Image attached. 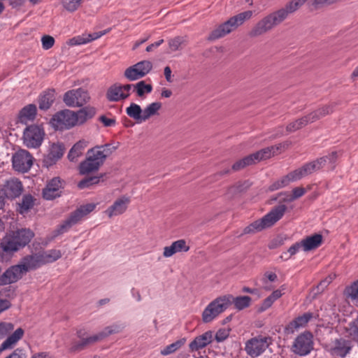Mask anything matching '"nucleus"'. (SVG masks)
Returning <instances> with one entry per match:
<instances>
[{
  "label": "nucleus",
  "instance_id": "obj_10",
  "mask_svg": "<svg viewBox=\"0 0 358 358\" xmlns=\"http://www.w3.org/2000/svg\"><path fill=\"white\" fill-rule=\"evenodd\" d=\"M271 339L268 336H258L245 343V350L251 357L260 356L269 346Z\"/></svg>",
  "mask_w": 358,
  "mask_h": 358
},
{
  "label": "nucleus",
  "instance_id": "obj_3",
  "mask_svg": "<svg viewBox=\"0 0 358 358\" xmlns=\"http://www.w3.org/2000/svg\"><path fill=\"white\" fill-rule=\"evenodd\" d=\"M124 328L122 324H113L105 327L100 332L85 337V333L82 330L78 331V336L80 339L79 341L74 342L71 348L73 351H79L84 349L86 346L94 343L101 341L110 335L120 333Z\"/></svg>",
  "mask_w": 358,
  "mask_h": 358
},
{
  "label": "nucleus",
  "instance_id": "obj_38",
  "mask_svg": "<svg viewBox=\"0 0 358 358\" xmlns=\"http://www.w3.org/2000/svg\"><path fill=\"white\" fill-rule=\"evenodd\" d=\"M187 339L185 338H182L173 343L166 345L163 349L161 350V355L164 356H167L171 355L178 350H180L186 343Z\"/></svg>",
  "mask_w": 358,
  "mask_h": 358
},
{
  "label": "nucleus",
  "instance_id": "obj_13",
  "mask_svg": "<svg viewBox=\"0 0 358 358\" xmlns=\"http://www.w3.org/2000/svg\"><path fill=\"white\" fill-rule=\"evenodd\" d=\"M12 165L15 171L28 172L33 165V157L25 150H19L12 157Z\"/></svg>",
  "mask_w": 358,
  "mask_h": 358
},
{
  "label": "nucleus",
  "instance_id": "obj_36",
  "mask_svg": "<svg viewBox=\"0 0 358 358\" xmlns=\"http://www.w3.org/2000/svg\"><path fill=\"white\" fill-rule=\"evenodd\" d=\"M38 253L40 255L43 265L55 262L62 257L61 251L57 249L43 251Z\"/></svg>",
  "mask_w": 358,
  "mask_h": 358
},
{
  "label": "nucleus",
  "instance_id": "obj_17",
  "mask_svg": "<svg viewBox=\"0 0 358 358\" xmlns=\"http://www.w3.org/2000/svg\"><path fill=\"white\" fill-rule=\"evenodd\" d=\"M132 85L114 84L107 90L106 98L109 101L117 102L124 100L130 95Z\"/></svg>",
  "mask_w": 358,
  "mask_h": 358
},
{
  "label": "nucleus",
  "instance_id": "obj_41",
  "mask_svg": "<svg viewBox=\"0 0 358 358\" xmlns=\"http://www.w3.org/2000/svg\"><path fill=\"white\" fill-rule=\"evenodd\" d=\"M34 205V199L30 194H26L22 197L21 203H19L18 211L20 214L27 213Z\"/></svg>",
  "mask_w": 358,
  "mask_h": 358
},
{
  "label": "nucleus",
  "instance_id": "obj_34",
  "mask_svg": "<svg viewBox=\"0 0 358 358\" xmlns=\"http://www.w3.org/2000/svg\"><path fill=\"white\" fill-rule=\"evenodd\" d=\"M322 242V236L320 234H315L303 239L301 243L304 251H310L318 248Z\"/></svg>",
  "mask_w": 358,
  "mask_h": 358
},
{
  "label": "nucleus",
  "instance_id": "obj_46",
  "mask_svg": "<svg viewBox=\"0 0 358 358\" xmlns=\"http://www.w3.org/2000/svg\"><path fill=\"white\" fill-rule=\"evenodd\" d=\"M83 1V0H62L61 3L66 10L73 13L78 9Z\"/></svg>",
  "mask_w": 358,
  "mask_h": 358
},
{
  "label": "nucleus",
  "instance_id": "obj_63",
  "mask_svg": "<svg viewBox=\"0 0 358 358\" xmlns=\"http://www.w3.org/2000/svg\"><path fill=\"white\" fill-rule=\"evenodd\" d=\"M6 358H24L21 349H15L9 356Z\"/></svg>",
  "mask_w": 358,
  "mask_h": 358
},
{
  "label": "nucleus",
  "instance_id": "obj_5",
  "mask_svg": "<svg viewBox=\"0 0 358 358\" xmlns=\"http://www.w3.org/2000/svg\"><path fill=\"white\" fill-rule=\"evenodd\" d=\"M285 20L280 10H276L260 19L248 33L251 38H257L272 31Z\"/></svg>",
  "mask_w": 358,
  "mask_h": 358
},
{
  "label": "nucleus",
  "instance_id": "obj_15",
  "mask_svg": "<svg viewBox=\"0 0 358 358\" xmlns=\"http://www.w3.org/2000/svg\"><path fill=\"white\" fill-rule=\"evenodd\" d=\"M325 349L334 357H345L351 350L349 341L344 338H336L325 345Z\"/></svg>",
  "mask_w": 358,
  "mask_h": 358
},
{
  "label": "nucleus",
  "instance_id": "obj_1",
  "mask_svg": "<svg viewBox=\"0 0 358 358\" xmlns=\"http://www.w3.org/2000/svg\"><path fill=\"white\" fill-rule=\"evenodd\" d=\"M43 265L39 253L24 257L19 264L8 268L0 276V285L14 283L24 274L31 270H35Z\"/></svg>",
  "mask_w": 358,
  "mask_h": 358
},
{
  "label": "nucleus",
  "instance_id": "obj_45",
  "mask_svg": "<svg viewBox=\"0 0 358 358\" xmlns=\"http://www.w3.org/2000/svg\"><path fill=\"white\" fill-rule=\"evenodd\" d=\"M136 90L138 96H143L145 94H149L152 90V86L150 84H145L144 81H140L136 85H132Z\"/></svg>",
  "mask_w": 358,
  "mask_h": 358
},
{
  "label": "nucleus",
  "instance_id": "obj_52",
  "mask_svg": "<svg viewBox=\"0 0 358 358\" xmlns=\"http://www.w3.org/2000/svg\"><path fill=\"white\" fill-rule=\"evenodd\" d=\"M171 246L176 253L180 252H187L189 250V247L186 244V241L183 239H180L173 242Z\"/></svg>",
  "mask_w": 358,
  "mask_h": 358
},
{
  "label": "nucleus",
  "instance_id": "obj_7",
  "mask_svg": "<svg viewBox=\"0 0 358 358\" xmlns=\"http://www.w3.org/2000/svg\"><path fill=\"white\" fill-rule=\"evenodd\" d=\"M252 14L253 13L252 10H247L231 17L227 21L220 24L217 29L213 30L209 36V39H217L229 34L243 24L245 21L250 20L252 17Z\"/></svg>",
  "mask_w": 358,
  "mask_h": 358
},
{
  "label": "nucleus",
  "instance_id": "obj_58",
  "mask_svg": "<svg viewBox=\"0 0 358 358\" xmlns=\"http://www.w3.org/2000/svg\"><path fill=\"white\" fill-rule=\"evenodd\" d=\"M306 189L303 187H298L296 188H294L292 190V194L289 199H288V201H294L302 196H303L306 193Z\"/></svg>",
  "mask_w": 358,
  "mask_h": 358
},
{
  "label": "nucleus",
  "instance_id": "obj_53",
  "mask_svg": "<svg viewBox=\"0 0 358 358\" xmlns=\"http://www.w3.org/2000/svg\"><path fill=\"white\" fill-rule=\"evenodd\" d=\"M171 246L176 253L180 252H187L189 250V247L186 244V241L183 239H180L173 242Z\"/></svg>",
  "mask_w": 358,
  "mask_h": 358
},
{
  "label": "nucleus",
  "instance_id": "obj_64",
  "mask_svg": "<svg viewBox=\"0 0 358 358\" xmlns=\"http://www.w3.org/2000/svg\"><path fill=\"white\" fill-rule=\"evenodd\" d=\"M175 254H176V252L171 245L166 246L164 248L163 256L164 257H166V258L171 257Z\"/></svg>",
  "mask_w": 358,
  "mask_h": 358
},
{
  "label": "nucleus",
  "instance_id": "obj_4",
  "mask_svg": "<svg viewBox=\"0 0 358 358\" xmlns=\"http://www.w3.org/2000/svg\"><path fill=\"white\" fill-rule=\"evenodd\" d=\"M287 207L284 204L275 206L261 220H256L248 227H245L240 236L248 234H255L273 226L282 217Z\"/></svg>",
  "mask_w": 358,
  "mask_h": 358
},
{
  "label": "nucleus",
  "instance_id": "obj_30",
  "mask_svg": "<svg viewBox=\"0 0 358 358\" xmlns=\"http://www.w3.org/2000/svg\"><path fill=\"white\" fill-rule=\"evenodd\" d=\"M0 247L3 251L8 253L16 252L21 248L12 233L7 234L2 239Z\"/></svg>",
  "mask_w": 358,
  "mask_h": 358
},
{
  "label": "nucleus",
  "instance_id": "obj_22",
  "mask_svg": "<svg viewBox=\"0 0 358 358\" xmlns=\"http://www.w3.org/2000/svg\"><path fill=\"white\" fill-rule=\"evenodd\" d=\"M61 180L58 178L52 179L43 191V196L46 200H52L60 196Z\"/></svg>",
  "mask_w": 358,
  "mask_h": 358
},
{
  "label": "nucleus",
  "instance_id": "obj_26",
  "mask_svg": "<svg viewBox=\"0 0 358 358\" xmlns=\"http://www.w3.org/2000/svg\"><path fill=\"white\" fill-rule=\"evenodd\" d=\"M297 171H294L290 172L287 176L282 177L280 180L274 182L269 187L270 191H275L278 189L282 188L288 185L290 182L301 180L299 176L296 175Z\"/></svg>",
  "mask_w": 358,
  "mask_h": 358
},
{
  "label": "nucleus",
  "instance_id": "obj_61",
  "mask_svg": "<svg viewBox=\"0 0 358 358\" xmlns=\"http://www.w3.org/2000/svg\"><path fill=\"white\" fill-rule=\"evenodd\" d=\"M302 248V245H301V243H296L294 244H293L289 249H288V252H289V256L286 257H285V259L287 260L289 259L292 256L294 255L295 254H296L300 248Z\"/></svg>",
  "mask_w": 358,
  "mask_h": 358
},
{
  "label": "nucleus",
  "instance_id": "obj_56",
  "mask_svg": "<svg viewBox=\"0 0 358 358\" xmlns=\"http://www.w3.org/2000/svg\"><path fill=\"white\" fill-rule=\"evenodd\" d=\"M89 43L88 38H87L86 34H83L81 36H78L71 38L69 41V45H80Z\"/></svg>",
  "mask_w": 358,
  "mask_h": 358
},
{
  "label": "nucleus",
  "instance_id": "obj_44",
  "mask_svg": "<svg viewBox=\"0 0 358 358\" xmlns=\"http://www.w3.org/2000/svg\"><path fill=\"white\" fill-rule=\"evenodd\" d=\"M101 148L102 147L94 146L88 150L87 152L91 157L95 159L96 162H99L101 165H102L106 159V155L103 153V151H101Z\"/></svg>",
  "mask_w": 358,
  "mask_h": 358
},
{
  "label": "nucleus",
  "instance_id": "obj_31",
  "mask_svg": "<svg viewBox=\"0 0 358 358\" xmlns=\"http://www.w3.org/2000/svg\"><path fill=\"white\" fill-rule=\"evenodd\" d=\"M308 0H291L279 10L286 20L290 14L298 10Z\"/></svg>",
  "mask_w": 358,
  "mask_h": 358
},
{
  "label": "nucleus",
  "instance_id": "obj_33",
  "mask_svg": "<svg viewBox=\"0 0 358 358\" xmlns=\"http://www.w3.org/2000/svg\"><path fill=\"white\" fill-rule=\"evenodd\" d=\"M336 106L335 103H332L329 105L324 106L322 108H318L314 112L310 113L308 117L310 122H313L320 118L331 113L334 110Z\"/></svg>",
  "mask_w": 358,
  "mask_h": 358
},
{
  "label": "nucleus",
  "instance_id": "obj_43",
  "mask_svg": "<svg viewBox=\"0 0 358 358\" xmlns=\"http://www.w3.org/2000/svg\"><path fill=\"white\" fill-rule=\"evenodd\" d=\"M161 108L162 103L160 102H153L148 105L143 109L144 122L148 120L150 117L156 115Z\"/></svg>",
  "mask_w": 358,
  "mask_h": 358
},
{
  "label": "nucleus",
  "instance_id": "obj_40",
  "mask_svg": "<svg viewBox=\"0 0 358 358\" xmlns=\"http://www.w3.org/2000/svg\"><path fill=\"white\" fill-rule=\"evenodd\" d=\"M226 296L231 297V303H233L235 308L239 310L249 307L251 303V298L248 296L234 297L231 295H227Z\"/></svg>",
  "mask_w": 358,
  "mask_h": 358
},
{
  "label": "nucleus",
  "instance_id": "obj_14",
  "mask_svg": "<svg viewBox=\"0 0 358 358\" xmlns=\"http://www.w3.org/2000/svg\"><path fill=\"white\" fill-rule=\"evenodd\" d=\"M313 348V335L310 332H304L299 335L292 345L293 352L300 356L308 355Z\"/></svg>",
  "mask_w": 358,
  "mask_h": 358
},
{
  "label": "nucleus",
  "instance_id": "obj_50",
  "mask_svg": "<svg viewBox=\"0 0 358 358\" xmlns=\"http://www.w3.org/2000/svg\"><path fill=\"white\" fill-rule=\"evenodd\" d=\"M341 0H311L310 6L314 9H318L324 6H328L336 3Z\"/></svg>",
  "mask_w": 358,
  "mask_h": 358
},
{
  "label": "nucleus",
  "instance_id": "obj_28",
  "mask_svg": "<svg viewBox=\"0 0 358 358\" xmlns=\"http://www.w3.org/2000/svg\"><path fill=\"white\" fill-rule=\"evenodd\" d=\"M341 333L346 338L358 342V317L344 326Z\"/></svg>",
  "mask_w": 358,
  "mask_h": 358
},
{
  "label": "nucleus",
  "instance_id": "obj_25",
  "mask_svg": "<svg viewBox=\"0 0 358 358\" xmlns=\"http://www.w3.org/2000/svg\"><path fill=\"white\" fill-rule=\"evenodd\" d=\"M23 335L24 330L22 328L17 329L1 343L0 345V354L4 350L13 349L22 338Z\"/></svg>",
  "mask_w": 358,
  "mask_h": 358
},
{
  "label": "nucleus",
  "instance_id": "obj_18",
  "mask_svg": "<svg viewBox=\"0 0 358 358\" xmlns=\"http://www.w3.org/2000/svg\"><path fill=\"white\" fill-rule=\"evenodd\" d=\"M130 203V199L127 196H122L116 199L113 205L108 207L106 210L105 213L111 218L115 216H118L123 214L127 209L129 204Z\"/></svg>",
  "mask_w": 358,
  "mask_h": 358
},
{
  "label": "nucleus",
  "instance_id": "obj_48",
  "mask_svg": "<svg viewBox=\"0 0 358 358\" xmlns=\"http://www.w3.org/2000/svg\"><path fill=\"white\" fill-rule=\"evenodd\" d=\"M185 43V39L181 36H176L168 41L169 52H173L179 50L182 48V44Z\"/></svg>",
  "mask_w": 358,
  "mask_h": 358
},
{
  "label": "nucleus",
  "instance_id": "obj_60",
  "mask_svg": "<svg viewBox=\"0 0 358 358\" xmlns=\"http://www.w3.org/2000/svg\"><path fill=\"white\" fill-rule=\"evenodd\" d=\"M229 332L228 330L222 329H219L215 334V340L217 342H222L228 338Z\"/></svg>",
  "mask_w": 358,
  "mask_h": 358
},
{
  "label": "nucleus",
  "instance_id": "obj_2",
  "mask_svg": "<svg viewBox=\"0 0 358 358\" xmlns=\"http://www.w3.org/2000/svg\"><path fill=\"white\" fill-rule=\"evenodd\" d=\"M94 115L93 108H84L78 112L66 109L55 114L51 119V124L56 129H69L85 123Z\"/></svg>",
  "mask_w": 358,
  "mask_h": 358
},
{
  "label": "nucleus",
  "instance_id": "obj_54",
  "mask_svg": "<svg viewBox=\"0 0 358 358\" xmlns=\"http://www.w3.org/2000/svg\"><path fill=\"white\" fill-rule=\"evenodd\" d=\"M99 182V177L94 176L85 178L80 181L78 186L80 189H84L90 187L92 185L96 184Z\"/></svg>",
  "mask_w": 358,
  "mask_h": 358
},
{
  "label": "nucleus",
  "instance_id": "obj_23",
  "mask_svg": "<svg viewBox=\"0 0 358 358\" xmlns=\"http://www.w3.org/2000/svg\"><path fill=\"white\" fill-rule=\"evenodd\" d=\"M101 166L99 162L87 153L86 159L79 165V171L81 175H87L98 171Z\"/></svg>",
  "mask_w": 358,
  "mask_h": 358
},
{
  "label": "nucleus",
  "instance_id": "obj_29",
  "mask_svg": "<svg viewBox=\"0 0 358 358\" xmlns=\"http://www.w3.org/2000/svg\"><path fill=\"white\" fill-rule=\"evenodd\" d=\"M12 234L20 248L27 245L34 236V233L27 229H19L16 231H13Z\"/></svg>",
  "mask_w": 358,
  "mask_h": 358
},
{
  "label": "nucleus",
  "instance_id": "obj_27",
  "mask_svg": "<svg viewBox=\"0 0 358 358\" xmlns=\"http://www.w3.org/2000/svg\"><path fill=\"white\" fill-rule=\"evenodd\" d=\"M55 99V91L48 89L42 92L38 97V105L41 110H48L52 105Z\"/></svg>",
  "mask_w": 358,
  "mask_h": 358
},
{
  "label": "nucleus",
  "instance_id": "obj_20",
  "mask_svg": "<svg viewBox=\"0 0 358 358\" xmlns=\"http://www.w3.org/2000/svg\"><path fill=\"white\" fill-rule=\"evenodd\" d=\"M1 190L8 199H15L20 196L23 190V187L19 180L12 178L6 182Z\"/></svg>",
  "mask_w": 358,
  "mask_h": 358
},
{
  "label": "nucleus",
  "instance_id": "obj_9",
  "mask_svg": "<svg viewBox=\"0 0 358 358\" xmlns=\"http://www.w3.org/2000/svg\"><path fill=\"white\" fill-rule=\"evenodd\" d=\"M96 206V204L93 203L80 206L63 223L58 226L54 231V236H57L67 232L73 225L81 220L83 217L92 212Z\"/></svg>",
  "mask_w": 358,
  "mask_h": 358
},
{
  "label": "nucleus",
  "instance_id": "obj_19",
  "mask_svg": "<svg viewBox=\"0 0 358 358\" xmlns=\"http://www.w3.org/2000/svg\"><path fill=\"white\" fill-rule=\"evenodd\" d=\"M288 147L287 143H280L278 145H273L271 147L265 148L261 150L253 153L251 155L254 164L261 160H264L274 156L282 148Z\"/></svg>",
  "mask_w": 358,
  "mask_h": 358
},
{
  "label": "nucleus",
  "instance_id": "obj_47",
  "mask_svg": "<svg viewBox=\"0 0 358 358\" xmlns=\"http://www.w3.org/2000/svg\"><path fill=\"white\" fill-rule=\"evenodd\" d=\"M310 122L307 115L288 124L287 127V130L289 132H292L301 129V127L306 126L307 124Z\"/></svg>",
  "mask_w": 358,
  "mask_h": 358
},
{
  "label": "nucleus",
  "instance_id": "obj_32",
  "mask_svg": "<svg viewBox=\"0 0 358 358\" xmlns=\"http://www.w3.org/2000/svg\"><path fill=\"white\" fill-rule=\"evenodd\" d=\"M88 142L84 139L80 140L71 148L68 154V159L71 162L76 161L79 157H80L85 148L87 146Z\"/></svg>",
  "mask_w": 358,
  "mask_h": 358
},
{
  "label": "nucleus",
  "instance_id": "obj_8",
  "mask_svg": "<svg viewBox=\"0 0 358 358\" xmlns=\"http://www.w3.org/2000/svg\"><path fill=\"white\" fill-rule=\"evenodd\" d=\"M231 303V296L218 297L205 308L202 313V321L210 323L216 319L221 313L225 311Z\"/></svg>",
  "mask_w": 358,
  "mask_h": 358
},
{
  "label": "nucleus",
  "instance_id": "obj_35",
  "mask_svg": "<svg viewBox=\"0 0 358 358\" xmlns=\"http://www.w3.org/2000/svg\"><path fill=\"white\" fill-rule=\"evenodd\" d=\"M128 116L136 121L137 123L144 122L143 110L136 103H132L126 109Z\"/></svg>",
  "mask_w": 358,
  "mask_h": 358
},
{
  "label": "nucleus",
  "instance_id": "obj_62",
  "mask_svg": "<svg viewBox=\"0 0 358 358\" xmlns=\"http://www.w3.org/2000/svg\"><path fill=\"white\" fill-rule=\"evenodd\" d=\"M99 120L105 127H113L115 125V120L114 118H108L106 116L102 115L99 117Z\"/></svg>",
  "mask_w": 358,
  "mask_h": 358
},
{
  "label": "nucleus",
  "instance_id": "obj_24",
  "mask_svg": "<svg viewBox=\"0 0 358 358\" xmlns=\"http://www.w3.org/2000/svg\"><path fill=\"white\" fill-rule=\"evenodd\" d=\"M37 113V108L35 104L31 103L23 107L18 115L19 122L22 124H27L34 120Z\"/></svg>",
  "mask_w": 358,
  "mask_h": 358
},
{
  "label": "nucleus",
  "instance_id": "obj_39",
  "mask_svg": "<svg viewBox=\"0 0 358 358\" xmlns=\"http://www.w3.org/2000/svg\"><path fill=\"white\" fill-rule=\"evenodd\" d=\"M312 317V313H306L292 321L289 324V327L292 329H297L300 327H303L310 321Z\"/></svg>",
  "mask_w": 358,
  "mask_h": 358
},
{
  "label": "nucleus",
  "instance_id": "obj_6",
  "mask_svg": "<svg viewBox=\"0 0 358 358\" xmlns=\"http://www.w3.org/2000/svg\"><path fill=\"white\" fill-rule=\"evenodd\" d=\"M338 158V152H332L329 155L320 157L314 161L303 164L301 167L296 169L300 179L312 174L323 168L333 170L336 166Z\"/></svg>",
  "mask_w": 358,
  "mask_h": 358
},
{
  "label": "nucleus",
  "instance_id": "obj_51",
  "mask_svg": "<svg viewBox=\"0 0 358 358\" xmlns=\"http://www.w3.org/2000/svg\"><path fill=\"white\" fill-rule=\"evenodd\" d=\"M252 164H254V162L252 157L251 155H248L234 164L232 166V169L234 171H238L245 167L246 166L251 165Z\"/></svg>",
  "mask_w": 358,
  "mask_h": 358
},
{
  "label": "nucleus",
  "instance_id": "obj_59",
  "mask_svg": "<svg viewBox=\"0 0 358 358\" xmlns=\"http://www.w3.org/2000/svg\"><path fill=\"white\" fill-rule=\"evenodd\" d=\"M97 147H102L101 148V151H103V153L106 155V157L112 154L113 151H115L117 148V145L112 146L111 144L106 143L102 145H96Z\"/></svg>",
  "mask_w": 358,
  "mask_h": 358
},
{
  "label": "nucleus",
  "instance_id": "obj_37",
  "mask_svg": "<svg viewBox=\"0 0 358 358\" xmlns=\"http://www.w3.org/2000/svg\"><path fill=\"white\" fill-rule=\"evenodd\" d=\"M283 290V287H281L280 289L273 291L268 297H266L263 301L260 307V310L264 311L269 308L277 299H278L282 296Z\"/></svg>",
  "mask_w": 358,
  "mask_h": 358
},
{
  "label": "nucleus",
  "instance_id": "obj_55",
  "mask_svg": "<svg viewBox=\"0 0 358 358\" xmlns=\"http://www.w3.org/2000/svg\"><path fill=\"white\" fill-rule=\"evenodd\" d=\"M14 329V325L10 322L0 323V338L5 337Z\"/></svg>",
  "mask_w": 358,
  "mask_h": 358
},
{
  "label": "nucleus",
  "instance_id": "obj_12",
  "mask_svg": "<svg viewBox=\"0 0 358 358\" xmlns=\"http://www.w3.org/2000/svg\"><path fill=\"white\" fill-rule=\"evenodd\" d=\"M90 100L87 90L78 88L67 91L63 96V101L69 107H80Z\"/></svg>",
  "mask_w": 358,
  "mask_h": 358
},
{
  "label": "nucleus",
  "instance_id": "obj_21",
  "mask_svg": "<svg viewBox=\"0 0 358 358\" xmlns=\"http://www.w3.org/2000/svg\"><path fill=\"white\" fill-rule=\"evenodd\" d=\"M213 334L211 331H207L203 334L195 337L189 344V352H196L204 348L213 341Z\"/></svg>",
  "mask_w": 358,
  "mask_h": 358
},
{
  "label": "nucleus",
  "instance_id": "obj_57",
  "mask_svg": "<svg viewBox=\"0 0 358 358\" xmlns=\"http://www.w3.org/2000/svg\"><path fill=\"white\" fill-rule=\"evenodd\" d=\"M42 47L44 50H49L55 44V39L52 36L45 35L41 38Z\"/></svg>",
  "mask_w": 358,
  "mask_h": 358
},
{
  "label": "nucleus",
  "instance_id": "obj_11",
  "mask_svg": "<svg viewBox=\"0 0 358 358\" xmlns=\"http://www.w3.org/2000/svg\"><path fill=\"white\" fill-rule=\"evenodd\" d=\"M45 136L43 129L38 125H30L27 127L23 133L24 144L30 148H38Z\"/></svg>",
  "mask_w": 358,
  "mask_h": 358
},
{
  "label": "nucleus",
  "instance_id": "obj_16",
  "mask_svg": "<svg viewBox=\"0 0 358 358\" xmlns=\"http://www.w3.org/2000/svg\"><path fill=\"white\" fill-rule=\"evenodd\" d=\"M152 64L148 60H143L127 68L124 76L131 81L136 80L144 77L152 69Z\"/></svg>",
  "mask_w": 358,
  "mask_h": 358
},
{
  "label": "nucleus",
  "instance_id": "obj_42",
  "mask_svg": "<svg viewBox=\"0 0 358 358\" xmlns=\"http://www.w3.org/2000/svg\"><path fill=\"white\" fill-rule=\"evenodd\" d=\"M64 148L62 144H52L50 147L48 157L52 161H57L64 155Z\"/></svg>",
  "mask_w": 358,
  "mask_h": 358
},
{
  "label": "nucleus",
  "instance_id": "obj_49",
  "mask_svg": "<svg viewBox=\"0 0 358 358\" xmlns=\"http://www.w3.org/2000/svg\"><path fill=\"white\" fill-rule=\"evenodd\" d=\"M348 294L352 302L358 307V280L348 289Z\"/></svg>",
  "mask_w": 358,
  "mask_h": 358
}]
</instances>
